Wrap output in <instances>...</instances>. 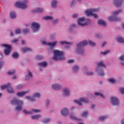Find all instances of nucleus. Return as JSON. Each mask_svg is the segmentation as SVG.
<instances>
[{
	"mask_svg": "<svg viewBox=\"0 0 124 124\" xmlns=\"http://www.w3.org/2000/svg\"><path fill=\"white\" fill-rule=\"evenodd\" d=\"M53 53L54 54L53 60H55V61L64 60L65 58L63 57V52L58 50H54Z\"/></svg>",
	"mask_w": 124,
	"mask_h": 124,
	"instance_id": "1",
	"label": "nucleus"
},
{
	"mask_svg": "<svg viewBox=\"0 0 124 124\" xmlns=\"http://www.w3.org/2000/svg\"><path fill=\"white\" fill-rule=\"evenodd\" d=\"M11 103L13 105H15V104L18 105L16 108V111H20L22 110L23 104V101L22 100L15 98L11 101Z\"/></svg>",
	"mask_w": 124,
	"mask_h": 124,
	"instance_id": "2",
	"label": "nucleus"
},
{
	"mask_svg": "<svg viewBox=\"0 0 124 124\" xmlns=\"http://www.w3.org/2000/svg\"><path fill=\"white\" fill-rule=\"evenodd\" d=\"M88 44V42L87 41H84L83 42L79 43L77 45V52L78 54H83L84 53V50H83L81 47H84V46H86Z\"/></svg>",
	"mask_w": 124,
	"mask_h": 124,
	"instance_id": "3",
	"label": "nucleus"
},
{
	"mask_svg": "<svg viewBox=\"0 0 124 124\" xmlns=\"http://www.w3.org/2000/svg\"><path fill=\"white\" fill-rule=\"evenodd\" d=\"M122 12V10H119L118 11H116L112 13V16L108 17V19L109 21H121L122 19L121 18L117 17V16L119 13Z\"/></svg>",
	"mask_w": 124,
	"mask_h": 124,
	"instance_id": "4",
	"label": "nucleus"
},
{
	"mask_svg": "<svg viewBox=\"0 0 124 124\" xmlns=\"http://www.w3.org/2000/svg\"><path fill=\"white\" fill-rule=\"evenodd\" d=\"M98 9H91L89 10H87L85 12V14L88 16H93L95 18H97V15L96 14H94V12H98Z\"/></svg>",
	"mask_w": 124,
	"mask_h": 124,
	"instance_id": "5",
	"label": "nucleus"
},
{
	"mask_svg": "<svg viewBox=\"0 0 124 124\" xmlns=\"http://www.w3.org/2000/svg\"><path fill=\"white\" fill-rule=\"evenodd\" d=\"M28 3V0H25L22 2H16V6L19 7V8H22V9H25L28 7L27 3Z\"/></svg>",
	"mask_w": 124,
	"mask_h": 124,
	"instance_id": "6",
	"label": "nucleus"
},
{
	"mask_svg": "<svg viewBox=\"0 0 124 124\" xmlns=\"http://www.w3.org/2000/svg\"><path fill=\"white\" fill-rule=\"evenodd\" d=\"M1 46L2 47H4L6 49L4 50V55L6 56H7L8 55H9L10 52H11V46H9L8 45H5L2 44L1 45Z\"/></svg>",
	"mask_w": 124,
	"mask_h": 124,
	"instance_id": "7",
	"label": "nucleus"
},
{
	"mask_svg": "<svg viewBox=\"0 0 124 124\" xmlns=\"http://www.w3.org/2000/svg\"><path fill=\"white\" fill-rule=\"evenodd\" d=\"M1 89L2 90H4V89H7L8 93H14V90L10 86V83H8L7 85H3L1 86Z\"/></svg>",
	"mask_w": 124,
	"mask_h": 124,
	"instance_id": "8",
	"label": "nucleus"
},
{
	"mask_svg": "<svg viewBox=\"0 0 124 124\" xmlns=\"http://www.w3.org/2000/svg\"><path fill=\"white\" fill-rule=\"evenodd\" d=\"M78 24L79 26L84 27V26H87L88 23L86 22V18L85 17H80L78 19Z\"/></svg>",
	"mask_w": 124,
	"mask_h": 124,
	"instance_id": "9",
	"label": "nucleus"
},
{
	"mask_svg": "<svg viewBox=\"0 0 124 124\" xmlns=\"http://www.w3.org/2000/svg\"><path fill=\"white\" fill-rule=\"evenodd\" d=\"M40 96H41V95L40 94V93H37L34 94V96L32 98H31L30 96H27L26 97L27 99H28V100H31V101H34V100H35V97L36 98H39Z\"/></svg>",
	"mask_w": 124,
	"mask_h": 124,
	"instance_id": "10",
	"label": "nucleus"
},
{
	"mask_svg": "<svg viewBox=\"0 0 124 124\" xmlns=\"http://www.w3.org/2000/svg\"><path fill=\"white\" fill-rule=\"evenodd\" d=\"M31 28L33 31H37L40 29V25L37 22H33L31 25Z\"/></svg>",
	"mask_w": 124,
	"mask_h": 124,
	"instance_id": "11",
	"label": "nucleus"
},
{
	"mask_svg": "<svg viewBox=\"0 0 124 124\" xmlns=\"http://www.w3.org/2000/svg\"><path fill=\"white\" fill-rule=\"evenodd\" d=\"M111 103L112 105H119V99L116 97H112L111 98Z\"/></svg>",
	"mask_w": 124,
	"mask_h": 124,
	"instance_id": "12",
	"label": "nucleus"
},
{
	"mask_svg": "<svg viewBox=\"0 0 124 124\" xmlns=\"http://www.w3.org/2000/svg\"><path fill=\"white\" fill-rule=\"evenodd\" d=\"M75 102L78 105H82V102H84V103H87L88 101L86 100L85 98H81L79 100H76Z\"/></svg>",
	"mask_w": 124,
	"mask_h": 124,
	"instance_id": "13",
	"label": "nucleus"
},
{
	"mask_svg": "<svg viewBox=\"0 0 124 124\" xmlns=\"http://www.w3.org/2000/svg\"><path fill=\"white\" fill-rule=\"evenodd\" d=\"M33 112L35 113H38L40 112V110L33 109L31 110V111H29L26 109L23 110V112L25 113V114H32Z\"/></svg>",
	"mask_w": 124,
	"mask_h": 124,
	"instance_id": "14",
	"label": "nucleus"
},
{
	"mask_svg": "<svg viewBox=\"0 0 124 124\" xmlns=\"http://www.w3.org/2000/svg\"><path fill=\"white\" fill-rule=\"evenodd\" d=\"M42 44H44V45H49V46H51V47H54V46H56V44H57V42L47 43L45 41H42Z\"/></svg>",
	"mask_w": 124,
	"mask_h": 124,
	"instance_id": "15",
	"label": "nucleus"
},
{
	"mask_svg": "<svg viewBox=\"0 0 124 124\" xmlns=\"http://www.w3.org/2000/svg\"><path fill=\"white\" fill-rule=\"evenodd\" d=\"M30 93V91H23L22 92H19L17 93V95L19 97H22V96H24V95H25V94H27V93Z\"/></svg>",
	"mask_w": 124,
	"mask_h": 124,
	"instance_id": "16",
	"label": "nucleus"
},
{
	"mask_svg": "<svg viewBox=\"0 0 124 124\" xmlns=\"http://www.w3.org/2000/svg\"><path fill=\"white\" fill-rule=\"evenodd\" d=\"M114 2L116 6H121L122 2H124V0H114Z\"/></svg>",
	"mask_w": 124,
	"mask_h": 124,
	"instance_id": "17",
	"label": "nucleus"
},
{
	"mask_svg": "<svg viewBox=\"0 0 124 124\" xmlns=\"http://www.w3.org/2000/svg\"><path fill=\"white\" fill-rule=\"evenodd\" d=\"M27 74H28V75H27L26 77V80H30V79L32 77V74L31 71H29L27 72Z\"/></svg>",
	"mask_w": 124,
	"mask_h": 124,
	"instance_id": "18",
	"label": "nucleus"
},
{
	"mask_svg": "<svg viewBox=\"0 0 124 124\" xmlns=\"http://www.w3.org/2000/svg\"><path fill=\"white\" fill-rule=\"evenodd\" d=\"M61 113L63 116H67V115H68V109L64 108L61 111Z\"/></svg>",
	"mask_w": 124,
	"mask_h": 124,
	"instance_id": "19",
	"label": "nucleus"
},
{
	"mask_svg": "<svg viewBox=\"0 0 124 124\" xmlns=\"http://www.w3.org/2000/svg\"><path fill=\"white\" fill-rule=\"evenodd\" d=\"M60 44H61V45H67L68 46H70V45H72V43H69V42H67L66 41H61L60 42Z\"/></svg>",
	"mask_w": 124,
	"mask_h": 124,
	"instance_id": "20",
	"label": "nucleus"
},
{
	"mask_svg": "<svg viewBox=\"0 0 124 124\" xmlns=\"http://www.w3.org/2000/svg\"><path fill=\"white\" fill-rule=\"evenodd\" d=\"M44 10L42 8H38L36 10L33 11V13H41L43 12Z\"/></svg>",
	"mask_w": 124,
	"mask_h": 124,
	"instance_id": "21",
	"label": "nucleus"
},
{
	"mask_svg": "<svg viewBox=\"0 0 124 124\" xmlns=\"http://www.w3.org/2000/svg\"><path fill=\"white\" fill-rule=\"evenodd\" d=\"M52 88L54 90L58 91V90H60V89H61V85L55 84L52 85Z\"/></svg>",
	"mask_w": 124,
	"mask_h": 124,
	"instance_id": "22",
	"label": "nucleus"
},
{
	"mask_svg": "<svg viewBox=\"0 0 124 124\" xmlns=\"http://www.w3.org/2000/svg\"><path fill=\"white\" fill-rule=\"evenodd\" d=\"M39 66H42L43 67H46L47 66V62H42L38 63Z\"/></svg>",
	"mask_w": 124,
	"mask_h": 124,
	"instance_id": "23",
	"label": "nucleus"
},
{
	"mask_svg": "<svg viewBox=\"0 0 124 124\" xmlns=\"http://www.w3.org/2000/svg\"><path fill=\"white\" fill-rule=\"evenodd\" d=\"M63 93L64 95H66V96H68V95H69V90H68V89L65 88L63 90Z\"/></svg>",
	"mask_w": 124,
	"mask_h": 124,
	"instance_id": "24",
	"label": "nucleus"
},
{
	"mask_svg": "<svg viewBox=\"0 0 124 124\" xmlns=\"http://www.w3.org/2000/svg\"><path fill=\"white\" fill-rule=\"evenodd\" d=\"M99 25H102V26H105L106 25V22L102 19H100L98 20Z\"/></svg>",
	"mask_w": 124,
	"mask_h": 124,
	"instance_id": "25",
	"label": "nucleus"
},
{
	"mask_svg": "<svg viewBox=\"0 0 124 124\" xmlns=\"http://www.w3.org/2000/svg\"><path fill=\"white\" fill-rule=\"evenodd\" d=\"M29 51H31V49L30 47H24L22 48V51L24 53H26V52H29Z\"/></svg>",
	"mask_w": 124,
	"mask_h": 124,
	"instance_id": "26",
	"label": "nucleus"
},
{
	"mask_svg": "<svg viewBox=\"0 0 124 124\" xmlns=\"http://www.w3.org/2000/svg\"><path fill=\"white\" fill-rule=\"evenodd\" d=\"M10 16L12 19H15V18H16V13L15 12H12L10 14Z\"/></svg>",
	"mask_w": 124,
	"mask_h": 124,
	"instance_id": "27",
	"label": "nucleus"
},
{
	"mask_svg": "<svg viewBox=\"0 0 124 124\" xmlns=\"http://www.w3.org/2000/svg\"><path fill=\"white\" fill-rule=\"evenodd\" d=\"M117 40L118 42H120V43H124V39L121 37H117Z\"/></svg>",
	"mask_w": 124,
	"mask_h": 124,
	"instance_id": "28",
	"label": "nucleus"
},
{
	"mask_svg": "<svg viewBox=\"0 0 124 124\" xmlns=\"http://www.w3.org/2000/svg\"><path fill=\"white\" fill-rule=\"evenodd\" d=\"M98 67H106V65H105L102 62H101L98 63Z\"/></svg>",
	"mask_w": 124,
	"mask_h": 124,
	"instance_id": "29",
	"label": "nucleus"
},
{
	"mask_svg": "<svg viewBox=\"0 0 124 124\" xmlns=\"http://www.w3.org/2000/svg\"><path fill=\"white\" fill-rule=\"evenodd\" d=\"M70 118L71 120H75L76 121H79V119L77 118V117H75L73 114H71L70 115Z\"/></svg>",
	"mask_w": 124,
	"mask_h": 124,
	"instance_id": "30",
	"label": "nucleus"
},
{
	"mask_svg": "<svg viewBox=\"0 0 124 124\" xmlns=\"http://www.w3.org/2000/svg\"><path fill=\"white\" fill-rule=\"evenodd\" d=\"M41 115H36L34 116H32V120H38L39 118H40Z\"/></svg>",
	"mask_w": 124,
	"mask_h": 124,
	"instance_id": "31",
	"label": "nucleus"
},
{
	"mask_svg": "<svg viewBox=\"0 0 124 124\" xmlns=\"http://www.w3.org/2000/svg\"><path fill=\"white\" fill-rule=\"evenodd\" d=\"M108 117L107 116H101L99 117V121H104V120L107 119Z\"/></svg>",
	"mask_w": 124,
	"mask_h": 124,
	"instance_id": "32",
	"label": "nucleus"
},
{
	"mask_svg": "<svg viewBox=\"0 0 124 124\" xmlns=\"http://www.w3.org/2000/svg\"><path fill=\"white\" fill-rule=\"evenodd\" d=\"M58 4V2L56 0H53L52 1V7H56L57 6V4Z\"/></svg>",
	"mask_w": 124,
	"mask_h": 124,
	"instance_id": "33",
	"label": "nucleus"
},
{
	"mask_svg": "<svg viewBox=\"0 0 124 124\" xmlns=\"http://www.w3.org/2000/svg\"><path fill=\"white\" fill-rule=\"evenodd\" d=\"M73 70L74 72H76L79 70V67L76 65L74 66L73 68Z\"/></svg>",
	"mask_w": 124,
	"mask_h": 124,
	"instance_id": "34",
	"label": "nucleus"
},
{
	"mask_svg": "<svg viewBox=\"0 0 124 124\" xmlns=\"http://www.w3.org/2000/svg\"><path fill=\"white\" fill-rule=\"evenodd\" d=\"M19 57V54L17 52H15L13 54V57L15 59H17Z\"/></svg>",
	"mask_w": 124,
	"mask_h": 124,
	"instance_id": "35",
	"label": "nucleus"
},
{
	"mask_svg": "<svg viewBox=\"0 0 124 124\" xmlns=\"http://www.w3.org/2000/svg\"><path fill=\"white\" fill-rule=\"evenodd\" d=\"M8 74H9V75H13L15 74V70H13L12 71H9L8 72Z\"/></svg>",
	"mask_w": 124,
	"mask_h": 124,
	"instance_id": "36",
	"label": "nucleus"
},
{
	"mask_svg": "<svg viewBox=\"0 0 124 124\" xmlns=\"http://www.w3.org/2000/svg\"><path fill=\"white\" fill-rule=\"evenodd\" d=\"M108 81L110 82V83H112V84H115V83H116V80H115L114 78H109Z\"/></svg>",
	"mask_w": 124,
	"mask_h": 124,
	"instance_id": "37",
	"label": "nucleus"
},
{
	"mask_svg": "<svg viewBox=\"0 0 124 124\" xmlns=\"http://www.w3.org/2000/svg\"><path fill=\"white\" fill-rule=\"evenodd\" d=\"M45 20H53V17L51 16H46L45 17Z\"/></svg>",
	"mask_w": 124,
	"mask_h": 124,
	"instance_id": "38",
	"label": "nucleus"
},
{
	"mask_svg": "<svg viewBox=\"0 0 124 124\" xmlns=\"http://www.w3.org/2000/svg\"><path fill=\"white\" fill-rule=\"evenodd\" d=\"M95 95H100L101 97H103V98H104V96L102 93H100L96 92L95 93Z\"/></svg>",
	"mask_w": 124,
	"mask_h": 124,
	"instance_id": "39",
	"label": "nucleus"
},
{
	"mask_svg": "<svg viewBox=\"0 0 124 124\" xmlns=\"http://www.w3.org/2000/svg\"><path fill=\"white\" fill-rule=\"evenodd\" d=\"M23 31L24 33L25 34H26L30 31V30L29 29H28L27 28H26L25 29H23Z\"/></svg>",
	"mask_w": 124,
	"mask_h": 124,
	"instance_id": "40",
	"label": "nucleus"
},
{
	"mask_svg": "<svg viewBox=\"0 0 124 124\" xmlns=\"http://www.w3.org/2000/svg\"><path fill=\"white\" fill-rule=\"evenodd\" d=\"M50 118H47L45 120H44L43 122L44 123V124H48V123H49V122H50Z\"/></svg>",
	"mask_w": 124,
	"mask_h": 124,
	"instance_id": "41",
	"label": "nucleus"
},
{
	"mask_svg": "<svg viewBox=\"0 0 124 124\" xmlns=\"http://www.w3.org/2000/svg\"><path fill=\"white\" fill-rule=\"evenodd\" d=\"M87 116H88V111L84 112L81 114V117H87Z\"/></svg>",
	"mask_w": 124,
	"mask_h": 124,
	"instance_id": "42",
	"label": "nucleus"
},
{
	"mask_svg": "<svg viewBox=\"0 0 124 124\" xmlns=\"http://www.w3.org/2000/svg\"><path fill=\"white\" fill-rule=\"evenodd\" d=\"M88 42L91 46H95V43L93 42L92 41H89Z\"/></svg>",
	"mask_w": 124,
	"mask_h": 124,
	"instance_id": "43",
	"label": "nucleus"
},
{
	"mask_svg": "<svg viewBox=\"0 0 124 124\" xmlns=\"http://www.w3.org/2000/svg\"><path fill=\"white\" fill-rule=\"evenodd\" d=\"M43 56H41V55H38L36 56V59L37 60H42V59H43Z\"/></svg>",
	"mask_w": 124,
	"mask_h": 124,
	"instance_id": "44",
	"label": "nucleus"
},
{
	"mask_svg": "<svg viewBox=\"0 0 124 124\" xmlns=\"http://www.w3.org/2000/svg\"><path fill=\"white\" fill-rule=\"evenodd\" d=\"M121 93L124 94V87L121 88L120 89Z\"/></svg>",
	"mask_w": 124,
	"mask_h": 124,
	"instance_id": "45",
	"label": "nucleus"
},
{
	"mask_svg": "<svg viewBox=\"0 0 124 124\" xmlns=\"http://www.w3.org/2000/svg\"><path fill=\"white\" fill-rule=\"evenodd\" d=\"M21 33V30L19 29H16V34H18V33Z\"/></svg>",
	"mask_w": 124,
	"mask_h": 124,
	"instance_id": "46",
	"label": "nucleus"
},
{
	"mask_svg": "<svg viewBox=\"0 0 124 124\" xmlns=\"http://www.w3.org/2000/svg\"><path fill=\"white\" fill-rule=\"evenodd\" d=\"M109 50H107L105 52H101V55H106V54H108V53H109Z\"/></svg>",
	"mask_w": 124,
	"mask_h": 124,
	"instance_id": "47",
	"label": "nucleus"
},
{
	"mask_svg": "<svg viewBox=\"0 0 124 124\" xmlns=\"http://www.w3.org/2000/svg\"><path fill=\"white\" fill-rule=\"evenodd\" d=\"M19 39H15L12 41V42L13 43H16V42H18Z\"/></svg>",
	"mask_w": 124,
	"mask_h": 124,
	"instance_id": "48",
	"label": "nucleus"
},
{
	"mask_svg": "<svg viewBox=\"0 0 124 124\" xmlns=\"http://www.w3.org/2000/svg\"><path fill=\"white\" fill-rule=\"evenodd\" d=\"M68 63H73L74 62V60L70 59L68 61Z\"/></svg>",
	"mask_w": 124,
	"mask_h": 124,
	"instance_id": "49",
	"label": "nucleus"
},
{
	"mask_svg": "<svg viewBox=\"0 0 124 124\" xmlns=\"http://www.w3.org/2000/svg\"><path fill=\"white\" fill-rule=\"evenodd\" d=\"M99 76H103L104 75V72L103 71L102 72H99L98 73Z\"/></svg>",
	"mask_w": 124,
	"mask_h": 124,
	"instance_id": "50",
	"label": "nucleus"
},
{
	"mask_svg": "<svg viewBox=\"0 0 124 124\" xmlns=\"http://www.w3.org/2000/svg\"><path fill=\"white\" fill-rule=\"evenodd\" d=\"M24 86L22 85H18L17 86V89H18V90H20L21 89H22V88H23Z\"/></svg>",
	"mask_w": 124,
	"mask_h": 124,
	"instance_id": "51",
	"label": "nucleus"
},
{
	"mask_svg": "<svg viewBox=\"0 0 124 124\" xmlns=\"http://www.w3.org/2000/svg\"><path fill=\"white\" fill-rule=\"evenodd\" d=\"M119 60L120 61H124V55H122L119 57Z\"/></svg>",
	"mask_w": 124,
	"mask_h": 124,
	"instance_id": "52",
	"label": "nucleus"
},
{
	"mask_svg": "<svg viewBox=\"0 0 124 124\" xmlns=\"http://www.w3.org/2000/svg\"><path fill=\"white\" fill-rule=\"evenodd\" d=\"M75 3H76L75 1V0H73L72 3H71V7H73V6H74V4H75Z\"/></svg>",
	"mask_w": 124,
	"mask_h": 124,
	"instance_id": "53",
	"label": "nucleus"
},
{
	"mask_svg": "<svg viewBox=\"0 0 124 124\" xmlns=\"http://www.w3.org/2000/svg\"><path fill=\"white\" fill-rule=\"evenodd\" d=\"M3 64H4V62H0V68H1V66H2V65H3Z\"/></svg>",
	"mask_w": 124,
	"mask_h": 124,
	"instance_id": "54",
	"label": "nucleus"
},
{
	"mask_svg": "<svg viewBox=\"0 0 124 124\" xmlns=\"http://www.w3.org/2000/svg\"><path fill=\"white\" fill-rule=\"evenodd\" d=\"M59 20L58 19H55L54 20H53V24H57V23H58Z\"/></svg>",
	"mask_w": 124,
	"mask_h": 124,
	"instance_id": "55",
	"label": "nucleus"
},
{
	"mask_svg": "<svg viewBox=\"0 0 124 124\" xmlns=\"http://www.w3.org/2000/svg\"><path fill=\"white\" fill-rule=\"evenodd\" d=\"M77 17H78V15L76 14H75L73 15V18H76Z\"/></svg>",
	"mask_w": 124,
	"mask_h": 124,
	"instance_id": "56",
	"label": "nucleus"
},
{
	"mask_svg": "<svg viewBox=\"0 0 124 124\" xmlns=\"http://www.w3.org/2000/svg\"><path fill=\"white\" fill-rule=\"evenodd\" d=\"M86 74L87 75H93V72L86 73Z\"/></svg>",
	"mask_w": 124,
	"mask_h": 124,
	"instance_id": "57",
	"label": "nucleus"
},
{
	"mask_svg": "<svg viewBox=\"0 0 124 124\" xmlns=\"http://www.w3.org/2000/svg\"><path fill=\"white\" fill-rule=\"evenodd\" d=\"M3 58V55L1 53H0V60H1Z\"/></svg>",
	"mask_w": 124,
	"mask_h": 124,
	"instance_id": "58",
	"label": "nucleus"
},
{
	"mask_svg": "<svg viewBox=\"0 0 124 124\" xmlns=\"http://www.w3.org/2000/svg\"><path fill=\"white\" fill-rule=\"evenodd\" d=\"M106 42H105L103 43L102 44V47H104V46H105V45L106 44Z\"/></svg>",
	"mask_w": 124,
	"mask_h": 124,
	"instance_id": "59",
	"label": "nucleus"
},
{
	"mask_svg": "<svg viewBox=\"0 0 124 124\" xmlns=\"http://www.w3.org/2000/svg\"><path fill=\"white\" fill-rule=\"evenodd\" d=\"M72 28H76V25H75V24H73V25H72Z\"/></svg>",
	"mask_w": 124,
	"mask_h": 124,
	"instance_id": "60",
	"label": "nucleus"
},
{
	"mask_svg": "<svg viewBox=\"0 0 124 124\" xmlns=\"http://www.w3.org/2000/svg\"><path fill=\"white\" fill-rule=\"evenodd\" d=\"M21 43H22V44H25V41L24 40H22Z\"/></svg>",
	"mask_w": 124,
	"mask_h": 124,
	"instance_id": "61",
	"label": "nucleus"
},
{
	"mask_svg": "<svg viewBox=\"0 0 124 124\" xmlns=\"http://www.w3.org/2000/svg\"><path fill=\"white\" fill-rule=\"evenodd\" d=\"M92 109H93L94 108V104H93L92 105Z\"/></svg>",
	"mask_w": 124,
	"mask_h": 124,
	"instance_id": "62",
	"label": "nucleus"
},
{
	"mask_svg": "<svg viewBox=\"0 0 124 124\" xmlns=\"http://www.w3.org/2000/svg\"><path fill=\"white\" fill-rule=\"evenodd\" d=\"M49 100H47V101H46V105H49Z\"/></svg>",
	"mask_w": 124,
	"mask_h": 124,
	"instance_id": "63",
	"label": "nucleus"
},
{
	"mask_svg": "<svg viewBox=\"0 0 124 124\" xmlns=\"http://www.w3.org/2000/svg\"><path fill=\"white\" fill-rule=\"evenodd\" d=\"M121 122H122V124H124V119H123V120H122Z\"/></svg>",
	"mask_w": 124,
	"mask_h": 124,
	"instance_id": "64",
	"label": "nucleus"
}]
</instances>
